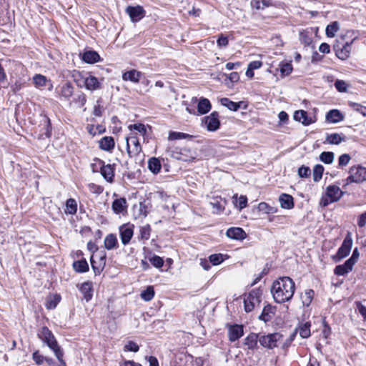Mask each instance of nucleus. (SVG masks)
<instances>
[{
	"instance_id": "412c9836",
	"label": "nucleus",
	"mask_w": 366,
	"mask_h": 366,
	"mask_svg": "<svg viewBox=\"0 0 366 366\" xmlns=\"http://www.w3.org/2000/svg\"><path fill=\"white\" fill-rule=\"evenodd\" d=\"M281 207L283 209H290L294 207L293 197L287 194H282L279 197Z\"/></svg>"
},
{
	"instance_id": "5701e85b",
	"label": "nucleus",
	"mask_w": 366,
	"mask_h": 366,
	"mask_svg": "<svg viewBox=\"0 0 366 366\" xmlns=\"http://www.w3.org/2000/svg\"><path fill=\"white\" fill-rule=\"evenodd\" d=\"M212 108L209 100L204 97H201L198 102L197 111L200 114H205L210 111Z\"/></svg>"
},
{
	"instance_id": "6ab92c4d",
	"label": "nucleus",
	"mask_w": 366,
	"mask_h": 366,
	"mask_svg": "<svg viewBox=\"0 0 366 366\" xmlns=\"http://www.w3.org/2000/svg\"><path fill=\"white\" fill-rule=\"evenodd\" d=\"M143 74L141 71L135 69H132L124 72L122 75V79L124 81H130L134 83H138Z\"/></svg>"
},
{
	"instance_id": "338daca9",
	"label": "nucleus",
	"mask_w": 366,
	"mask_h": 366,
	"mask_svg": "<svg viewBox=\"0 0 366 366\" xmlns=\"http://www.w3.org/2000/svg\"><path fill=\"white\" fill-rule=\"evenodd\" d=\"M323 327L322 333L324 338L327 339L331 334V328L325 321L323 322Z\"/></svg>"
},
{
	"instance_id": "f3484780",
	"label": "nucleus",
	"mask_w": 366,
	"mask_h": 366,
	"mask_svg": "<svg viewBox=\"0 0 366 366\" xmlns=\"http://www.w3.org/2000/svg\"><path fill=\"white\" fill-rule=\"evenodd\" d=\"M85 84V88L89 91L98 90L102 88V83L99 79L89 74H87Z\"/></svg>"
},
{
	"instance_id": "6e6552de",
	"label": "nucleus",
	"mask_w": 366,
	"mask_h": 366,
	"mask_svg": "<svg viewBox=\"0 0 366 366\" xmlns=\"http://www.w3.org/2000/svg\"><path fill=\"white\" fill-rule=\"evenodd\" d=\"M134 226L132 224H124L119 227V236L124 245H127L133 237Z\"/></svg>"
},
{
	"instance_id": "c756f323",
	"label": "nucleus",
	"mask_w": 366,
	"mask_h": 366,
	"mask_svg": "<svg viewBox=\"0 0 366 366\" xmlns=\"http://www.w3.org/2000/svg\"><path fill=\"white\" fill-rule=\"evenodd\" d=\"M148 168L153 174H158L162 168L159 159L156 157L150 158L148 161Z\"/></svg>"
},
{
	"instance_id": "680f3d73",
	"label": "nucleus",
	"mask_w": 366,
	"mask_h": 366,
	"mask_svg": "<svg viewBox=\"0 0 366 366\" xmlns=\"http://www.w3.org/2000/svg\"><path fill=\"white\" fill-rule=\"evenodd\" d=\"M74 102L76 104H79L80 107L84 106L86 102V95L83 92H79L74 99Z\"/></svg>"
},
{
	"instance_id": "bb28decb",
	"label": "nucleus",
	"mask_w": 366,
	"mask_h": 366,
	"mask_svg": "<svg viewBox=\"0 0 366 366\" xmlns=\"http://www.w3.org/2000/svg\"><path fill=\"white\" fill-rule=\"evenodd\" d=\"M104 246L108 250H112L118 247V240L116 234H109L104 239Z\"/></svg>"
},
{
	"instance_id": "603ef678",
	"label": "nucleus",
	"mask_w": 366,
	"mask_h": 366,
	"mask_svg": "<svg viewBox=\"0 0 366 366\" xmlns=\"http://www.w3.org/2000/svg\"><path fill=\"white\" fill-rule=\"evenodd\" d=\"M149 262L154 266L155 267L160 268L164 264V260L162 257L154 254L152 257L149 258Z\"/></svg>"
},
{
	"instance_id": "13d9d810",
	"label": "nucleus",
	"mask_w": 366,
	"mask_h": 366,
	"mask_svg": "<svg viewBox=\"0 0 366 366\" xmlns=\"http://www.w3.org/2000/svg\"><path fill=\"white\" fill-rule=\"evenodd\" d=\"M349 105L355 111H357L362 114L363 116L366 117V107L362 106L361 104L355 102H350Z\"/></svg>"
},
{
	"instance_id": "f704fd0d",
	"label": "nucleus",
	"mask_w": 366,
	"mask_h": 366,
	"mask_svg": "<svg viewBox=\"0 0 366 366\" xmlns=\"http://www.w3.org/2000/svg\"><path fill=\"white\" fill-rule=\"evenodd\" d=\"M91 264L95 275L100 274L105 265V257L101 258V261L98 265L96 264V262L94 260L93 257H92Z\"/></svg>"
},
{
	"instance_id": "f03ea898",
	"label": "nucleus",
	"mask_w": 366,
	"mask_h": 366,
	"mask_svg": "<svg viewBox=\"0 0 366 366\" xmlns=\"http://www.w3.org/2000/svg\"><path fill=\"white\" fill-rule=\"evenodd\" d=\"M38 337L47 346L54 352L58 361L63 365L66 366V362L64 360V352L61 347L59 345L54 335L47 327H43L38 332Z\"/></svg>"
},
{
	"instance_id": "473e14b6",
	"label": "nucleus",
	"mask_w": 366,
	"mask_h": 366,
	"mask_svg": "<svg viewBox=\"0 0 366 366\" xmlns=\"http://www.w3.org/2000/svg\"><path fill=\"white\" fill-rule=\"evenodd\" d=\"M345 141V136H342L337 133L327 134L326 137V142L330 144H340L342 142Z\"/></svg>"
},
{
	"instance_id": "4be33fe9",
	"label": "nucleus",
	"mask_w": 366,
	"mask_h": 366,
	"mask_svg": "<svg viewBox=\"0 0 366 366\" xmlns=\"http://www.w3.org/2000/svg\"><path fill=\"white\" fill-rule=\"evenodd\" d=\"M82 60L88 64H94L99 61L100 56L95 51H87L83 54Z\"/></svg>"
},
{
	"instance_id": "aec40b11",
	"label": "nucleus",
	"mask_w": 366,
	"mask_h": 366,
	"mask_svg": "<svg viewBox=\"0 0 366 366\" xmlns=\"http://www.w3.org/2000/svg\"><path fill=\"white\" fill-rule=\"evenodd\" d=\"M293 117L295 121L300 122L305 126L310 125L313 122L312 119L308 117L307 112L304 110L296 111Z\"/></svg>"
},
{
	"instance_id": "a18cd8bd",
	"label": "nucleus",
	"mask_w": 366,
	"mask_h": 366,
	"mask_svg": "<svg viewBox=\"0 0 366 366\" xmlns=\"http://www.w3.org/2000/svg\"><path fill=\"white\" fill-rule=\"evenodd\" d=\"M258 209L259 211L263 212L266 214H272L275 213L277 211V208L269 206L266 202L259 203L258 205Z\"/></svg>"
},
{
	"instance_id": "b1692460",
	"label": "nucleus",
	"mask_w": 366,
	"mask_h": 366,
	"mask_svg": "<svg viewBox=\"0 0 366 366\" xmlns=\"http://www.w3.org/2000/svg\"><path fill=\"white\" fill-rule=\"evenodd\" d=\"M353 266L354 265L348 260H346L343 264H340L335 267L334 271L335 274L343 276L350 272L352 269Z\"/></svg>"
},
{
	"instance_id": "f8f14e48",
	"label": "nucleus",
	"mask_w": 366,
	"mask_h": 366,
	"mask_svg": "<svg viewBox=\"0 0 366 366\" xmlns=\"http://www.w3.org/2000/svg\"><path fill=\"white\" fill-rule=\"evenodd\" d=\"M56 90L59 97L65 100H69L74 94V86L69 81L62 84Z\"/></svg>"
},
{
	"instance_id": "a878e982",
	"label": "nucleus",
	"mask_w": 366,
	"mask_h": 366,
	"mask_svg": "<svg viewBox=\"0 0 366 366\" xmlns=\"http://www.w3.org/2000/svg\"><path fill=\"white\" fill-rule=\"evenodd\" d=\"M344 119V116L337 109L330 110L327 113L326 119L329 122L337 123L340 121H342Z\"/></svg>"
},
{
	"instance_id": "0e129e2a",
	"label": "nucleus",
	"mask_w": 366,
	"mask_h": 366,
	"mask_svg": "<svg viewBox=\"0 0 366 366\" xmlns=\"http://www.w3.org/2000/svg\"><path fill=\"white\" fill-rule=\"evenodd\" d=\"M129 128L132 129H134L138 131L139 132L144 134L147 132L146 127L143 124H134L132 125H129Z\"/></svg>"
},
{
	"instance_id": "052dcab7",
	"label": "nucleus",
	"mask_w": 366,
	"mask_h": 366,
	"mask_svg": "<svg viewBox=\"0 0 366 366\" xmlns=\"http://www.w3.org/2000/svg\"><path fill=\"white\" fill-rule=\"evenodd\" d=\"M187 136H188V134L182 133V132H170L169 134L168 139L169 140H176V139H184Z\"/></svg>"
},
{
	"instance_id": "dca6fc26",
	"label": "nucleus",
	"mask_w": 366,
	"mask_h": 366,
	"mask_svg": "<svg viewBox=\"0 0 366 366\" xmlns=\"http://www.w3.org/2000/svg\"><path fill=\"white\" fill-rule=\"evenodd\" d=\"M352 41L345 43L342 48L335 46L336 56L342 60H345L350 56Z\"/></svg>"
},
{
	"instance_id": "ea45409f",
	"label": "nucleus",
	"mask_w": 366,
	"mask_h": 366,
	"mask_svg": "<svg viewBox=\"0 0 366 366\" xmlns=\"http://www.w3.org/2000/svg\"><path fill=\"white\" fill-rule=\"evenodd\" d=\"M271 313H272V307L270 305L265 306L259 316V319L267 322L272 319Z\"/></svg>"
},
{
	"instance_id": "4468645a",
	"label": "nucleus",
	"mask_w": 366,
	"mask_h": 366,
	"mask_svg": "<svg viewBox=\"0 0 366 366\" xmlns=\"http://www.w3.org/2000/svg\"><path fill=\"white\" fill-rule=\"evenodd\" d=\"M344 192L336 185H329L326 189V194L330 198V202L338 201Z\"/></svg>"
},
{
	"instance_id": "09e8293b",
	"label": "nucleus",
	"mask_w": 366,
	"mask_h": 366,
	"mask_svg": "<svg viewBox=\"0 0 366 366\" xmlns=\"http://www.w3.org/2000/svg\"><path fill=\"white\" fill-rule=\"evenodd\" d=\"M151 227L149 224L143 226L139 230V237L141 239L147 240L150 237Z\"/></svg>"
},
{
	"instance_id": "5fc2aeb1",
	"label": "nucleus",
	"mask_w": 366,
	"mask_h": 366,
	"mask_svg": "<svg viewBox=\"0 0 366 366\" xmlns=\"http://www.w3.org/2000/svg\"><path fill=\"white\" fill-rule=\"evenodd\" d=\"M298 175L301 178H307L311 175V169L309 167L302 165L298 169Z\"/></svg>"
},
{
	"instance_id": "72a5a7b5",
	"label": "nucleus",
	"mask_w": 366,
	"mask_h": 366,
	"mask_svg": "<svg viewBox=\"0 0 366 366\" xmlns=\"http://www.w3.org/2000/svg\"><path fill=\"white\" fill-rule=\"evenodd\" d=\"M220 101H221V104L223 106L227 107L229 110L234 111V112H236L239 109L240 104L242 103V102H232L228 98H222V99H221Z\"/></svg>"
},
{
	"instance_id": "20e7f679",
	"label": "nucleus",
	"mask_w": 366,
	"mask_h": 366,
	"mask_svg": "<svg viewBox=\"0 0 366 366\" xmlns=\"http://www.w3.org/2000/svg\"><path fill=\"white\" fill-rule=\"evenodd\" d=\"M283 335L279 332L262 335L259 337V344L267 349H273L282 342Z\"/></svg>"
},
{
	"instance_id": "423d86ee",
	"label": "nucleus",
	"mask_w": 366,
	"mask_h": 366,
	"mask_svg": "<svg viewBox=\"0 0 366 366\" xmlns=\"http://www.w3.org/2000/svg\"><path fill=\"white\" fill-rule=\"evenodd\" d=\"M352 246V238L350 232H348L343 240L342 244L338 249L334 259L336 262L346 257L350 252Z\"/></svg>"
},
{
	"instance_id": "393cba45",
	"label": "nucleus",
	"mask_w": 366,
	"mask_h": 366,
	"mask_svg": "<svg viewBox=\"0 0 366 366\" xmlns=\"http://www.w3.org/2000/svg\"><path fill=\"white\" fill-rule=\"evenodd\" d=\"M80 292L83 294L84 298L89 302L93 296L92 284L90 282H84L80 287Z\"/></svg>"
},
{
	"instance_id": "cd10ccee",
	"label": "nucleus",
	"mask_w": 366,
	"mask_h": 366,
	"mask_svg": "<svg viewBox=\"0 0 366 366\" xmlns=\"http://www.w3.org/2000/svg\"><path fill=\"white\" fill-rule=\"evenodd\" d=\"M99 143V147L102 150L110 151L114 147V140L112 137H104Z\"/></svg>"
},
{
	"instance_id": "2eb2a0df",
	"label": "nucleus",
	"mask_w": 366,
	"mask_h": 366,
	"mask_svg": "<svg viewBox=\"0 0 366 366\" xmlns=\"http://www.w3.org/2000/svg\"><path fill=\"white\" fill-rule=\"evenodd\" d=\"M127 202L124 197L114 199L112 204V209L113 212L117 214L127 212Z\"/></svg>"
},
{
	"instance_id": "0eeeda50",
	"label": "nucleus",
	"mask_w": 366,
	"mask_h": 366,
	"mask_svg": "<svg viewBox=\"0 0 366 366\" xmlns=\"http://www.w3.org/2000/svg\"><path fill=\"white\" fill-rule=\"evenodd\" d=\"M127 150L129 157H134L142 152V146L136 136H131L126 139Z\"/></svg>"
},
{
	"instance_id": "e433bc0d",
	"label": "nucleus",
	"mask_w": 366,
	"mask_h": 366,
	"mask_svg": "<svg viewBox=\"0 0 366 366\" xmlns=\"http://www.w3.org/2000/svg\"><path fill=\"white\" fill-rule=\"evenodd\" d=\"M313 297L314 291L312 290H306L301 296L303 305L308 307L311 304Z\"/></svg>"
},
{
	"instance_id": "6e6d98bb",
	"label": "nucleus",
	"mask_w": 366,
	"mask_h": 366,
	"mask_svg": "<svg viewBox=\"0 0 366 366\" xmlns=\"http://www.w3.org/2000/svg\"><path fill=\"white\" fill-rule=\"evenodd\" d=\"M252 5L257 9H264L265 7L270 6L271 4L269 0H261L252 2Z\"/></svg>"
},
{
	"instance_id": "49530a36",
	"label": "nucleus",
	"mask_w": 366,
	"mask_h": 366,
	"mask_svg": "<svg viewBox=\"0 0 366 366\" xmlns=\"http://www.w3.org/2000/svg\"><path fill=\"white\" fill-rule=\"evenodd\" d=\"M34 83L36 87H41L46 84L47 79L46 76L41 75V74H36L33 78Z\"/></svg>"
},
{
	"instance_id": "9b49d317",
	"label": "nucleus",
	"mask_w": 366,
	"mask_h": 366,
	"mask_svg": "<svg viewBox=\"0 0 366 366\" xmlns=\"http://www.w3.org/2000/svg\"><path fill=\"white\" fill-rule=\"evenodd\" d=\"M126 13L129 16L132 21L135 22L142 19L145 15V11L141 6H129L126 9Z\"/></svg>"
},
{
	"instance_id": "864d4df0",
	"label": "nucleus",
	"mask_w": 366,
	"mask_h": 366,
	"mask_svg": "<svg viewBox=\"0 0 366 366\" xmlns=\"http://www.w3.org/2000/svg\"><path fill=\"white\" fill-rule=\"evenodd\" d=\"M32 359L37 365H41L45 362L46 357L36 350L32 354Z\"/></svg>"
},
{
	"instance_id": "2f4dec72",
	"label": "nucleus",
	"mask_w": 366,
	"mask_h": 366,
	"mask_svg": "<svg viewBox=\"0 0 366 366\" xmlns=\"http://www.w3.org/2000/svg\"><path fill=\"white\" fill-rule=\"evenodd\" d=\"M87 74H83L81 72L76 71L74 72L72 75L74 82L76 86L79 88L86 87V79Z\"/></svg>"
},
{
	"instance_id": "58836bf2",
	"label": "nucleus",
	"mask_w": 366,
	"mask_h": 366,
	"mask_svg": "<svg viewBox=\"0 0 366 366\" xmlns=\"http://www.w3.org/2000/svg\"><path fill=\"white\" fill-rule=\"evenodd\" d=\"M324 167L321 164H316L312 171L313 180L318 182L322 177L324 172Z\"/></svg>"
},
{
	"instance_id": "bf43d9fd",
	"label": "nucleus",
	"mask_w": 366,
	"mask_h": 366,
	"mask_svg": "<svg viewBox=\"0 0 366 366\" xmlns=\"http://www.w3.org/2000/svg\"><path fill=\"white\" fill-rule=\"evenodd\" d=\"M351 159V157L347 154H343L340 156L338 159V165L340 167H343L347 165Z\"/></svg>"
},
{
	"instance_id": "3c124183",
	"label": "nucleus",
	"mask_w": 366,
	"mask_h": 366,
	"mask_svg": "<svg viewBox=\"0 0 366 366\" xmlns=\"http://www.w3.org/2000/svg\"><path fill=\"white\" fill-rule=\"evenodd\" d=\"M280 70L282 76H287L292 72V66L290 63H282Z\"/></svg>"
},
{
	"instance_id": "c9c22d12",
	"label": "nucleus",
	"mask_w": 366,
	"mask_h": 366,
	"mask_svg": "<svg viewBox=\"0 0 366 366\" xmlns=\"http://www.w3.org/2000/svg\"><path fill=\"white\" fill-rule=\"evenodd\" d=\"M77 211V204L74 199L70 198L66 202L65 212L69 214H74Z\"/></svg>"
},
{
	"instance_id": "c03bdc74",
	"label": "nucleus",
	"mask_w": 366,
	"mask_h": 366,
	"mask_svg": "<svg viewBox=\"0 0 366 366\" xmlns=\"http://www.w3.org/2000/svg\"><path fill=\"white\" fill-rule=\"evenodd\" d=\"M142 299L145 301H150L154 296V290L152 286H148L140 295Z\"/></svg>"
},
{
	"instance_id": "7c9ffc66",
	"label": "nucleus",
	"mask_w": 366,
	"mask_h": 366,
	"mask_svg": "<svg viewBox=\"0 0 366 366\" xmlns=\"http://www.w3.org/2000/svg\"><path fill=\"white\" fill-rule=\"evenodd\" d=\"M73 268L76 272L83 273L89 270V264L85 259L74 261Z\"/></svg>"
},
{
	"instance_id": "39448f33",
	"label": "nucleus",
	"mask_w": 366,
	"mask_h": 366,
	"mask_svg": "<svg viewBox=\"0 0 366 366\" xmlns=\"http://www.w3.org/2000/svg\"><path fill=\"white\" fill-rule=\"evenodd\" d=\"M261 292L258 290H252L244 299V306L246 312L253 310L255 305L260 303Z\"/></svg>"
},
{
	"instance_id": "4d7b16f0",
	"label": "nucleus",
	"mask_w": 366,
	"mask_h": 366,
	"mask_svg": "<svg viewBox=\"0 0 366 366\" xmlns=\"http://www.w3.org/2000/svg\"><path fill=\"white\" fill-rule=\"evenodd\" d=\"M139 350V345L133 341H129L124 347V350L127 352L129 351L137 352Z\"/></svg>"
},
{
	"instance_id": "7ed1b4c3",
	"label": "nucleus",
	"mask_w": 366,
	"mask_h": 366,
	"mask_svg": "<svg viewBox=\"0 0 366 366\" xmlns=\"http://www.w3.org/2000/svg\"><path fill=\"white\" fill-rule=\"evenodd\" d=\"M366 180V168L361 166H353L350 168L349 176L345 180L343 187L351 183H361Z\"/></svg>"
},
{
	"instance_id": "69168bd1",
	"label": "nucleus",
	"mask_w": 366,
	"mask_h": 366,
	"mask_svg": "<svg viewBox=\"0 0 366 366\" xmlns=\"http://www.w3.org/2000/svg\"><path fill=\"white\" fill-rule=\"evenodd\" d=\"M360 257V252L358 251V249L356 247L353 250L352 254L350 258H349L347 260L352 264L353 265L357 262Z\"/></svg>"
},
{
	"instance_id": "9d476101",
	"label": "nucleus",
	"mask_w": 366,
	"mask_h": 366,
	"mask_svg": "<svg viewBox=\"0 0 366 366\" xmlns=\"http://www.w3.org/2000/svg\"><path fill=\"white\" fill-rule=\"evenodd\" d=\"M95 161L98 162L100 164V172L103 177L108 182H113L114 177V167L115 164H105L104 162L99 159H96Z\"/></svg>"
},
{
	"instance_id": "a19ab883",
	"label": "nucleus",
	"mask_w": 366,
	"mask_h": 366,
	"mask_svg": "<svg viewBox=\"0 0 366 366\" xmlns=\"http://www.w3.org/2000/svg\"><path fill=\"white\" fill-rule=\"evenodd\" d=\"M335 159V154L332 152H322L320 155V160L325 164H332Z\"/></svg>"
},
{
	"instance_id": "f257e3e1",
	"label": "nucleus",
	"mask_w": 366,
	"mask_h": 366,
	"mask_svg": "<svg viewBox=\"0 0 366 366\" xmlns=\"http://www.w3.org/2000/svg\"><path fill=\"white\" fill-rule=\"evenodd\" d=\"M295 290V285L292 279L282 277L273 282L271 292L277 303H284L292 298Z\"/></svg>"
},
{
	"instance_id": "1a4fd4ad",
	"label": "nucleus",
	"mask_w": 366,
	"mask_h": 366,
	"mask_svg": "<svg viewBox=\"0 0 366 366\" xmlns=\"http://www.w3.org/2000/svg\"><path fill=\"white\" fill-rule=\"evenodd\" d=\"M219 117L217 112H213L210 115L204 117L203 123L208 131L214 132L219 129L220 126Z\"/></svg>"
},
{
	"instance_id": "8fccbe9b",
	"label": "nucleus",
	"mask_w": 366,
	"mask_h": 366,
	"mask_svg": "<svg viewBox=\"0 0 366 366\" xmlns=\"http://www.w3.org/2000/svg\"><path fill=\"white\" fill-rule=\"evenodd\" d=\"M233 198H235L237 204L236 206L239 209H242L247 207V198L246 196L241 195L237 200V194L234 195Z\"/></svg>"
},
{
	"instance_id": "37998d69",
	"label": "nucleus",
	"mask_w": 366,
	"mask_h": 366,
	"mask_svg": "<svg viewBox=\"0 0 366 366\" xmlns=\"http://www.w3.org/2000/svg\"><path fill=\"white\" fill-rule=\"evenodd\" d=\"M339 30V24L337 21H334L332 24L327 25L326 27V35L328 37H333L335 33Z\"/></svg>"
},
{
	"instance_id": "ddd939ff",
	"label": "nucleus",
	"mask_w": 366,
	"mask_h": 366,
	"mask_svg": "<svg viewBox=\"0 0 366 366\" xmlns=\"http://www.w3.org/2000/svg\"><path fill=\"white\" fill-rule=\"evenodd\" d=\"M244 335L243 326L233 325L228 327V337L229 341L234 342L239 340Z\"/></svg>"
},
{
	"instance_id": "c85d7f7f",
	"label": "nucleus",
	"mask_w": 366,
	"mask_h": 366,
	"mask_svg": "<svg viewBox=\"0 0 366 366\" xmlns=\"http://www.w3.org/2000/svg\"><path fill=\"white\" fill-rule=\"evenodd\" d=\"M259 337L258 335L255 333H251L244 339V345L247 347L248 349L254 350L257 345Z\"/></svg>"
},
{
	"instance_id": "4c0bfd02",
	"label": "nucleus",
	"mask_w": 366,
	"mask_h": 366,
	"mask_svg": "<svg viewBox=\"0 0 366 366\" xmlns=\"http://www.w3.org/2000/svg\"><path fill=\"white\" fill-rule=\"evenodd\" d=\"M44 132L40 134L41 138H49L51 135V124L50 119L47 117H44Z\"/></svg>"
},
{
	"instance_id": "774afa93",
	"label": "nucleus",
	"mask_w": 366,
	"mask_h": 366,
	"mask_svg": "<svg viewBox=\"0 0 366 366\" xmlns=\"http://www.w3.org/2000/svg\"><path fill=\"white\" fill-rule=\"evenodd\" d=\"M357 224L360 227H363L366 225V212L359 216Z\"/></svg>"
},
{
	"instance_id": "79ce46f5",
	"label": "nucleus",
	"mask_w": 366,
	"mask_h": 366,
	"mask_svg": "<svg viewBox=\"0 0 366 366\" xmlns=\"http://www.w3.org/2000/svg\"><path fill=\"white\" fill-rule=\"evenodd\" d=\"M310 322H306L305 323L302 324L299 327L298 330L300 332V335L302 338H307L310 336Z\"/></svg>"
},
{
	"instance_id": "a211bd4d",
	"label": "nucleus",
	"mask_w": 366,
	"mask_h": 366,
	"mask_svg": "<svg viewBox=\"0 0 366 366\" xmlns=\"http://www.w3.org/2000/svg\"><path fill=\"white\" fill-rule=\"evenodd\" d=\"M227 236L233 239L242 240L246 237L245 232L240 227H231L227 229Z\"/></svg>"
},
{
	"instance_id": "de8ad7c7",
	"label": "nucleus",
	"mask_w": 366,
	"mask_h": 366,
	"mask_svg": "<svg viewBox=\"0 0 366 366\" xmlns=\"http://www.w3.org/2000/svg\"><path fill=\"white\" fill-rule=\"evenodd\" d=\"M224 255L222 254H213L209 256V260L212 265H218L224 261Z\"/></svg>"
},
{
	"instance_id": "e2e57ef3",
	"label": "nucleus",
	"mask_w": 366,
	"mask_h": 366,
	"mask_svg": "<svg viewBox=\"0 0 366 366\" xmlns=\"http://www.w3.org/2000/svg\"><path fill=\"white\" fill-rule=\"evenodd\" d=\"M347 83L343 80H337L335 86L340 92H345L347 91Z\"/></svg>"
}]
</instances>
